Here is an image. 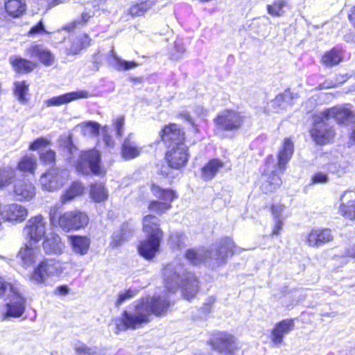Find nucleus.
<instances>
[{"instance_id":"1","label":"nucleus","mask_w":355,"mask_h":355,"mask_svg":"<svg viewBox=\"0 0 355 355\" xmlns=\"http://www.w3.org/2000/svg\"><path fill=\"white\" fill-rule=\"evenodd\" d=\"M170 302L166 297L154 296L141 298L133 312L124 311L121 318L114 320L117 332L135 329L149 321L150 313L157 316L166 313Z\"/></svg>"},{"instance_id":"2","label":"nucleus","mask_w":355,"mask_h":355,"mask_svg":"<svg viewBox=\"0 0 355 355\" xmlns=\"http://www.w3.org/2000/svg\"><path fill=\"white\" fill-rule=\"evenodd\" d=\"M166 288L171 293L182 288L183 297L187 300L193 298L199 288L198 281L195 275L187 272L184 266L178 261L166 266L163 270Z\"/></svg>"},{"instance_id":"3","label":"nucleus","mask_w":355,"mask_h":355,"mask_svg":"<svg viewBox=\"0 0 355 355\" xmlns=\"http://www.w3.org/2000/svg\"><path fill=\"white\" fill-rule=\"evenodd\" d=\"M236 248L232 239L225 238L218 245L207 251L188 250L185 253V257L193 265H198L206 261L213 267H217L224 264L228 257L236 252Z\"/></svg>"},{"instance_id":"4","label":"nucleus","mask_w":355,"mask_h":355,"mask_svg":"<svg viewBox=\"0 0 355 355\" xmlns=\"http://www.w3.org/2000/svg\"><path fill=\"white\" fill-rule=\"evenodd\" d=\"M159 220L153 215H147L143 218V230L147 238L138 245L139 254L150 260L155 256L160 246L163 232L159 228Z\"/></svg>"},{"instance_id":"5","label":"nucleus","mask_w":355,"mask_h":355,"mask_svg":"<svg viewBox=\"0 0 355 355\" xmlns=\"http://www.w3.org/2000/svg\"><path fill=\"white\" fill-rule=\"evenodd\" d=\"M63 263L55 259H46L35 268L31 279L37 283H44L49 278L58 277L64 270Z\"/></svg>"},{"instance_id":"6","label":"nucleus","mask_w":355,"mask_h":355,"mask_svg":"<svg viewBox=\"0 0 355 355\" xmlns=\"http://www.w3.org/2000/svg\"><path fill=\"white\" fill-rule=\"evenodd\" d=\"M311 137L318 144H325L334 136V130L331 121L326 118V114L319 113L314 116V125L311 132Z\"/></svg>"},{"instance_id":"7","label":"nucleus","mask_w":355,"mask_h":355,"mask_svg":"<svg viewBox=\"0 0 355 355\" xmlns=\"http://www.w3.org/2000/svg\"><path fill=\"white\" fill-rule=\"evenodd\" d=\"M67 177L66 170L53 168L42 175L40 183L44 190L53 191L64 185Z\"/></svg>"},{"instance_id":"8","label":"nucleus","mask_w":355,"mask_h":355,"mask_svg":"<svg viewBox=\"0 0 355 355\" xmlns=\"http://www.w3.org/2000/svg\"><path fill=\"white\" fill-rule=\"evenodd\" d=\"M77 162L76 169L79 173L88 174L92 172L95 175L101 174V157L98 151L91 150L82 153Z\"/></svg>"},{"instance_id":"9","label":"nucleus","mask_w":355,"mask_h":355,"mask_svg":"<svg viewBox=\"0 0 355 355\" xmlns=\"http://www.w3.org/2000/svg\"><path fill=\"white\" fill-rule=\"evenodd\" d=\"M243 121V116L241 113L232 110L220 112L214 119V123L218 129L231 132L239 129Z\"/></svg>"},{"instance_id":"10","label":"nucleus","mask_w":355,"mask_h":355,"mask_svg":"<svg viewBox=\"0 0 355 355\" xmlns=\"http://www.w3.org/2000/svg\"><path fill=\"white\" fill-rule=\"evenodd\" d=\"M152 192L159 200L164 201H152L149 204L150 211L157 214H162L171 208V202L177 197L175 193L170 189H162L158 186H152Z\"/></svg>"},{"instance_id":"11","label":"nucleus","mask_w":355,"mask_h":355,"mask_svg":"<svg viewBox=\"0 0 355 355\" xmlns=\"http://www.w3.org/2000/svg\"><path fill=\"white\" fill-rule=\"evenodd\" d=\"M89 221L86 214L78 210H72L59 216L58 225L64 231L79 230L85 227Z\"/></svg>"},{"instance_id":"12","label":"nucleus","mask_w":355,"mask_h":355,"mask_svg":"<svg viewBox=\"0 0 355 355\" xmlns=\"http://www.w3.org/2000/svg\"><path fill=\"white\" fill-rule=\"evenodd\" d=\"M210 344L213 349L223 355H235V352L238 349L235 338L226 332L216 334L210 340Z\"/></svg>"},{"instance_id":"13","label":"nucleus","mask_w":355,"mask_h":355,"mask_svg":"<svg viewBox=\"0 0 355 355\" xmlns=\"http://www.w3.org/2000/svg\"><path fill=\"white\" fill-rule=\"evenodd\" d=\"M166 159L168 166L175 169H180L185 166L189 159L188 148L185 144L175 146H168Z\"/></svg>"},{"instance_id":"14","label":"nucleus","mask_w":355,"mask_h":355,"mask_svg":"<svg viewBox=\"0 0 355 355\" xmlns=\"http://www.w3.org/2000/svg\"><path fill=\"white\" fill-rule=\"evenodd\" d=\"M10 302L6 304V311L5 316L6 318H19L26 309V300L19 293L16 287H10V293L8 294Z\"/></svg>"},{"instance_id":"15","label":"nucleus","mask_w":355,"mask_h":355,"mask_svg":"<svg viewBox=\"0 0 355 355\" xmlns=\"http://www.w3.org/2000/svg\"><path fill=\"white\" fill-rule=\"evenodd\" d=\"M24 233L35 243L41 240L46 233V222L42 216L31 218L24 229Z\"/></svg>"},{"instance_id":"16","label":"nucleus","mask_w":355,"mask_h":355,"mask_svg":"<svg viewBox=\"0 0 355 355\" xmlns=\"http://www.w3.org/2000/svg\"><path fill=\"white\" fill-rule=\"evenodd\" d=\"M333 239L329 229L315 228L306 235L304 241L309 247L318 248L331 242Z\"/></svg>"},{"instance_id":"17","label":"nucleus","mask_w":355,"mask_h":355,"mask_svg":"<svg viewBox=\"0 0 355 355\" xmlns=\"http://www.w3.org/2000/svg\"><path fill=\"white\" fill-rule=\"evenodd\" d=\"M161 137L162 140L168 144V146L184 144V133L176 124L166 126L162 131Z\"/></svg>"},{"instance_id":"18","label":"nucleus","mask_w":355,"mask_h":355,"mask_svg":"<svg viewBox=\"0 0 355 355\" xmlns=\"http://www.w3.org/2000/svg\"><path fill=\"white\" fill-rule=\"evenodd\" d=\"M25 54L30 58H38L46 66L53 64V54L41 44L33 43L25 50Z\"/></svg>"},{"instance_id":"19","label":"nucleus","mask_w":355,"mask_h":355,"mask_svg":"<svg viewBox=\"0 0 355 355\" xmlns=\"http://www.w3.org/2000/svg\"><path fill=\"white\" fill-rule=\"evenodd\" d=\"M326 114V118L331 121L335 120L338 123L347 124L353 120L354 116L352 112L345 106H336L327 109L322 112Z\"/></svg>"},{"instance_id":"20","label":"nucleus","mask_w":355,"mask_h":355,"mask_svg":"<svg viewBox=\"0 0 355 355\" xmlns=\"http://www.w3.org/2000/svg\"><path fill=\"white\" fill-rule=\"evenodd\" d=\"M294 152L293 142L290 138H285L282 146L278 151V162L276 166L277 170L282 173L286 169V164L291 159Z\"/></svg>"},{"instance_id":"21","label":"nucleus","mask_w":355,"mask_h":355,"mask_svg":"<svg viewBox=\"0 0 355 355\" xmlns=\"http://www.w3.org/2000/svg\"><path fill=\"white\" fill-rule=\"evenodd\" d=\"M340 200L342 201L340 205L341 215L347 219H355V193L346 191L340 195Z\"/></svg>"},{"instance_id":"22","label":"nucleus","mask_w":355,"mask_h":355,"mask_svg":"<svg viewBox=\"0 0 355 355\" xmlns=\"http://www.w3.org/2000/svg\"><path fill=\"white\" fill-rule=\"evenodd\" d=\"M295 327L292 319H286L277 323L271 333L272 343L279 346L283 343L284 336L293 330Z\"/></svg>"},{"instance_id":"23","label":"nucleus","mask_w":355,"mask_h":355,"mask_svg":"<svg viewBox=\"0 0 355 355\" xmlns=\"http://www.w3.org/2000/svg\"><path fill=\"white\" fill-rule=\"evenodd\" d=\"M14 193L18 200L29 201L35 196V187L28 180H19L14 185Z\"/></svg>"},{"instance_id":"24","label":"nucleus","mask_w":355,"mask_h":355,"mask_svg":"<svg viewBox=\"0 0 355 355\" xmlns=\"http://www.w3.org/2000/svg\"><path fill=\"white\" fill-rule=\"evenodd\" d=\"M88 97H89V92L86 90H79L51 98L46 101V105L48 106H58L68 103L74 100L87 98Z\"/></svg>"},{"instance_id":"25","label":"nucleus","mask_w":355,"mask_h":355,"mask_svg":"<svg viewBox=\"0 0 355 355\" xmlns=\"http://www.w3.org/2000/svg\"><path fill=\"white\" fill-rule=\"evenodd\" d=\"M277 171H272L271 174H263L261 188L264 193L272 192L282 183Z\"/></svg>"},{"instance_id":"26","label":"nucleus","mask_w":355,"mask_h":355,"mask_svg":"<svg viewBox=\"0 0 355 355\" xmlns=\"http://www.w3.org/2000/svg\"><path fill=\"white\" fill-rule=\"evenodd\" d=\"M64 244L61 242L60 237L57 234H53L47 237L43 242V248L46 254H60L62 253Z\"/></svg>"},{"instance_id":"27","label":"nucleus","mask_w":355,"mask_h":355,"mask_svg":"<svg viewBox=\"0 0 355 355\" xmlns=\"http://www.w3.org/2000/svg\"><path fill=\"white\" fill-rule=\"evenodd\" d=\"M224 166V164L218 159H211L202 168L201 177L205 181H209L213 179L220 168Z\"/></svg>"},{"instance_id":"28","label":"nucleus","mask_w":355,"mask_h":355,"mask_svg":"<svg viewBox=\"0 0 355 355\" xmlns=\"http://www.w3.org/2000/svg\"><path fill=\"white\" fill-rule=\"evenodd\" d=\"M5 9L6 12L12 17L21 16L26 10L25 0H6Z\"/></svg>"},{"instance_id":"29","label":"nucleus","mask_w":355,"mask_h":355,"mask_svg":"<svg viewBox=\"0 0 355 355\" xmlns=\"http://www.w3.org/2000/svg\"><path fill=\"white\" fill-rule=\"evenodd\" d=\"M141 148L137 144L130 139V135L124 140L121 148L122 157L128 160L138 157Z\"/></svg>"},{"instance_id":"30","label":"nucleus","mask_w":355,"mask_h":355,"mask_svg":"<svg viewBox=\"0 0 355 355\" xmlns=\"http://www.w3.org/2000/svg\"><path fill=\"white\" fill-rule=\"evenodd\" d=\"M10 62L14 69L19 73H30L37 66L35 62L18 56L10 57Z\"/></svg>"},{"instance_id":"31","label":"nucleus","mask_w":355,"mask_h":355,"mask_svg":"<svg viewBox=\"0 0 355 355\" xmlns=\"http://www.w3.org/2000/svg\"><path fill=\"white\" fill-rule=\"evenodd\" d=\"M295 98L290 89H286L283 93L277 95L271 102L272 106L277 107L275 109L277 112L281 109H286L293 105V100Z\"/></svg>"},{"instance_id":"32","label":"nucleus","mask_w":355,"mask_h":355,"mask_svg":"<svg viewBox=\"0 0 355 355\" xmlns=\"http://www.w3.org/2000/svg\"><path fill=\"white\" fill-rule=\"evenodd\" d=\"M39 249L32 247L31 245H26L24 248L21 249L19 253L24 266L28 267L32 265L36 260L39 254Z\"/></svg>"},{"instance_id":"33","label":"nucleus","mask_w":355,"mask_h":355,"mask_svg":"<svg viewBox=\"0 0 355 355\" xmlns=\"http://www.w3.org/2000/svg\"><path fill=\"white\" fill-rule=\"evenodd\" d=\"M73 252L80 255L87 253L90 245V241L86 236H73L70 238Z\"/></svg>"},{"instance_id":"34","label":"nucleus","mask_w":355,"mask_h":355,"mask_svg":"<svg viewBox=\"0 0 355 355\" xmlns=\"http://www.w3.org/2000/svg\"><path fill=\"white\" fill-rule=\"evenodd\" d=\"M84 191V187L80 182H73L70 187L61 196L60 201L62 205L66 204L76 197H78Z\"/></svg>"},{"instance_id":"35","label":"nucleus","mask_w":355,"mask_h":355,"mask_svg":"<svg viewBox=\"0 0 355 355\" xmlns=\"http://www.w3.org/2000/svg\"><path fill=\"white\" fill-rule=\"evenodd\" d=\"M132 234V227L128 223H123L121 230L113 234L112 245L114 247L120 245L123 241L129 239Z\"/></svg>"},{"instance_id":"36","label":"nucleus","mask_w":355,"mask_h":355,"mask_svg":"<svg viewBox=\"0 0 355 355\" xmlns=\"http://www.w3.org/2000/svg\"><path fill=\"white\" fill-rule=\"evenodd\" d=\"M110 53L112 58L109 61L110 64L117 71L129 70L137 66V64L134 61H125L122 60L116 54L113 49Z\"/></svg>"},{"instance_id":"37","label":"nucleus","mask_w":355,"mask_h":355,"mask_svg":"<svg viewBox=\"0 0 355 355\" xmlns=\"http://www.w3.org/2000/svg\"><path fill=\"white\" fill-rule=\"evenodd\" d=\"M91 39L86 34H83L75 38L71 46L69 49L68 54L76 55L80 53L81 49L90 45Z\"/></svg>"},{"instance_id":"38","label":"nucleus","mask_w":355,"mask_h":355,"mask_svg":"<svg viewBox=\"0 0 355 355\" xmlns=\"http://www.w3.org/2000/svg\"><path fill=\"white\" fill-rule=\"evenodd\" d=\"M90 195L96 202L105 201L108 196L107 191L102 184L91 185Z\"/></svg>"},{"instance_id":"39","label":"nucleus","mask_w":355,"mask_h":355,"mask_svg":"<svg viewBox=\"0 0 355 355\" xmlns=\"http://www.w3.org/2000/svg\"><path fill=\"white\" fill-rule=\"evenodd\" d=\"M288 6L286 0H275L272 4H268L266 6L268 13L272 17H281L284 14L283 10Z\"/></svg>"},{"instance_id":"40","label":"nucleus","mask_w":355,"mask_h":355,"mask_svg":"<svg viewBox=\"0 0 355 355\" xmlns=\"http://www.w3.org/2000/svg\"><path fill=\"white\" fill-rule=\"evenodd\" d=\"M153 6V2L149 0L137 3L129 8V12L132 17L141 16L149 10Z\"/></svg>"},{"instance_id":"41","label":"nucleus","mask_w":355,"mask_h":355,"mask_svg":"<svg viewBox=\"0 0 355 355\" xmlns=\"http://www.w3.org/2000/svg\"><path fill=\"white\" fill-rule=\"evenodd\" d=\"M15 177V170L10 166L0 168V188L9 185Z\"/></svg>"},{"instance_id":"42","label":"nucleus","mask_w":355,"mask_h":355,"mask_svg":"<svg viewBox=\"0 0 355 355\" xmlns=\"http://www.w3.org/2000/svg\"><path fill=\"white\" fill-rule=\"evenodd\" d=\"M341 60L340 52L337 49H333L326 53L322 57V63L327 66L338 64Z\"/></svg>"},{"instance_id":"43","label":"nucleus","mask_w":355,"mask_h":355,"mask_svg":"<svg viewBox=\"0 0 355 355\" xmlns=\"http://www.w3.org/2000/svg\"><path fill=\"white\" fill-rule=\"evenodd\" d=\"M36 167V159L33 156H24L18 164V168L21 171L33 173Z\"/></svg>"},{"instance_id":"44","label":"nucleus","mask_w":355,"mask_h":355,"mask_svg":"<svg viewBox=\"0 0 355 355\" xmlns=\"http://www.w3.org/2000/svg\"><path fill=\"white\" fill-rule=\"evenodd\" d=\"M80 127L85 136L95 137L99 134L100 125L96 122L88 121L83 123Z\"/></svg>"},{"instance_id":"45","label":"nucleus","mask_w":355,"mask_h":355,"mask_svg":"<svg viewBox=\"0 0 355 355\" xmlns=\"http://www.w3.org/2000/svg\"><path fill=\"white\" fill-rule=\"evenodd\" d=\"M28 90V86L25 81L15 83V94L21 103L26 101V94Z\"/></svg>"},{"instance_id":"46","label":"nucleus","mask_w":355,"mask_h":355,"mask_svg":"<svg viewBox=\"0 0 355 355\" xmlns=\"http://www.w3.org/2000/svg\"><path fill=\"white\" fill-rule=\"evenodd\" d=\"M184 237L182 233L181 232H175L171 234L169 242L171 245L177 248H181L182 245L184 244Z\"/></svg>"},{"instance_id":"47","label":"nucleus","mask_w":355,"mask_h":355,"mask_svg":"<svg viewBox=\"0 0 355 355\" xmlns=\"http://www.w3.org/2000/svg\"><path fill=\"white\" fill-rule=\"evenodd\" d=\"M135 295V292L131 289L121 291L119 293L118 297L115 302L116 306H119L124 302L132 298Z\"/></svg>"},{"instance_id":"48","label":"nucleus","mask_w":355,"mask_h":355,"mask_svg":"<svg viewBox=\"0 0 355 355\" xmlns=\"http://www.w3.org/2000/svg\"><path fill=\"white\" fill-rule=\"evenodd\" d=\"M40 159L46 164L55 162V153L52 150H42L40 152Z\"/></svg>"},{"instance_id":"49","label":"nucleus","mask_w":355,"mask_h":355,"mask_svg":"<svg viewBox=\"0 0 355 355\" xmlns=\"http://www.w3.org/2000/svg\"><path fill=\"white\" fill-rule=\"evenodd\" d=\"M74 349L78 355H93L94 354L92 349L80 342L75 344Z\"/></svg>"},{"instance_id":"50","label":"nucleus","mask_w":355,"mask_h":355,"mask_svg":"<svg viewBox=\"0 0 355 355\" xmlns=\"http://www.w3.org/2000/svg\"><path fill=\"white\" fill-rule=\"evenodd\" d=\"M49 144V141L43 137L38 138L32 142L29 148L32 150H38L42 147H46Z\"/></svg>"},{"instance_id":"51","label":"nucleus","mask_w":355,"mask_h":355,"mask_svg":"<svg viewBox=\"0 0 355 355\" xmlns=\"http://www.w3.org/2000/svg\"><path fill=\"white\" fill-rule=\"evenodd\" d=\"M284 206L282 205H276L272 207V214L274 220H285L286 217L282 216Z\"/></svg>"},{"instance_id":"52","label":"nucleus","mask_w":355,"mask_h":355,"mask_svg":"<svg viewBox=\"0 0 355 355\" xmlns=\"http://www.w3.org/2000/svg\"><path fill=\"white\" fill-rule=\"evenodd\" d=\"M41 33H45L49 34V32L45 30L42 20L41 19L36 25L33 26L28 31V35H34Z\"/></svg>"},{"instance_id":"53","label":"nucleus","mask_w":355,"mask_h":355,"mask_svg":"<svg viewBox=\"0 0 355 355\" xmlns=\"http://www.w3.org/2000/svg\"><path fill=\"white\" fill-rule=\"evenodd\" d=\"M92 17L90 14H89L87 12H84L81 15V19L80 20H76L73 22H71L67 27L69 29H73L76 27L78 24H85L89 18Z\"/></svg>"},{"instance_id":"54","label":"nucleus","mask_w":355,"mask_h":355,"mask_svg":"<svg viewBox=\"0 0 355 355\" xmlns=\"http://www.w3.org/2000/svg\"><path fill=\"white\" fill-rule=\"evenodd\" d=\"M10 287H15L13 285L5 282L0 277V297L6 293H10Z\"/></svg>"},{"instance_id":"55","label":"nucleus","mask_w":355,"mask_h":355,"mask_svg":"<svg viewBox=\"0 0 355 355\" xmlns=\"http://www.w3.org/2000/svg\"><path fill=\"white\" fill-rule=\"evenodd\" d=\"M58 210L57 207H51L49 211V219L53 225H58Z\"/></svg>"},{"instance_id":"56","label":"nucleus","mask_w":355,"mask_h":355,"mask_svg":"<svg viewBox=\"0 0 355 355\" xmlns=\"http://www.w3.org/2000/svg\"><path fill=\"white\" fill-rule=\"evenodd\" d=\"M328 180L327 175L323 173H318L312 178V182L315 184L326 183L328 182Z\"/></svg>"},{"instance_id":"57","label":"nucleus","mask_w":355,"mask_h":355,"mask_svg":"<svg viewBox=\"0 0 355 355\" xmlns=\"http://www.w3.org/2000/svg\"><path fill=\"white\" fill-rule=\"evenodd\" d=\"M124 124V118L120 116L116 119L115 121V128L116 130V135L121 137L123 134V127Z\"/></svg>"},{"instance_id":"58","label":"nucleus","mask_w":355,"mask_h":355,"mask_svg":"<svg viewBox=\"0 0 355 355\" xmlns=\"http://www.w3.org/2000/svg\"><path fill=\"white\" fill-rule=\"evenodd\" d=\"M284 220H274L275 227L272 230L273 235H278L282 229Z\"/></svg>"},{"instance_id":"59","label":"nucleus","mask_w":355,"mask_h":355,"mask_svg":"<svg viewBox=\"0 0 355 355\" xmlns=\"http://www.w3.org/2000/svg\"><path fill=\"white\" fill-rule=\"evenodd\" d=\"M345 255L348 257L355 258V243L346 249Z\"/></svg>"},{"instance_id":"60","label":"nucleus","mask_w":355,"mask_h":355,"mask_svg":"<svg viewBox=\"0 0 355 355\" xmlns=\"http://www.w3.org/2000/svg\"><path fill=\"white\" fill-rule=\"evenodd\" d=\"M67 149L68 153L71 155V157H70L69 159L72 161L75 153H78V150L73 146L71 141L69 142V145L67 146Z\"/></svg>"},{"instance_id":"61","label":"nucleus","mask_w":355,"mask_h":355,"mask_svg":"<svg viewBox=\"0 0 355 355\" xmlns=\"http://www.w3.org/2000/svg\"><path fill=\"white\" fill-rule=\"evenodd\" d=\"M195 112L200 117H203L207 115V111L201 105H197L195 107Z\"/></svg>"},{"instance_id":"62","label":"nucleus","mask_w":355,"mask_h":355,"mask_svg":"<svg viewBox=\"0 0 355 355\" xmlns=\"http://www.w3.org/2000/svg\"><path fill=\"white\" fill-rule=\"evenodd\" d=\"M180 116L182 119H183L185 121H187L189 123H190L193 126L195 125L194 122H193L192 118L191 117V116L187 112H182V113L180 114Z\"/></svg>"},{"instance_id":"63","label":"nucleus","mask_w":355,"mask_h":355,"mask_svg":"<svg viewBox=\"0 0 355 355\" xmlns=\"http://www.w3.org/2000/svg\"><path fill=\"white\" fill-rule=\"evenodd\" d=\"M58 292L63 295H67L69 293V288L67 286H60L58 287Z\"/></svg>"},{"instance_id":"64","label":"nucleus","mask_w":355,"mask_h":355,"mask_svg":"<svg viewBox=\"0 0 355 355\" xmlns=\"http://www.w3.org/2000/svg\"><path fill=\"white\" fill-rule=\"evenodd\" d=\"M349 19L352 24L355 27V6L351 11V13L349 15Z\"/></svg>"}]
</instances>
